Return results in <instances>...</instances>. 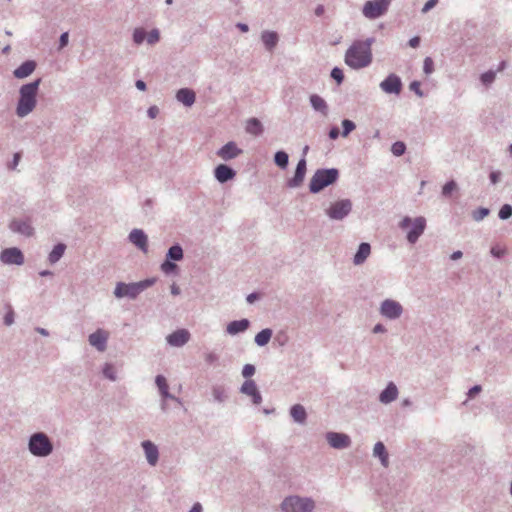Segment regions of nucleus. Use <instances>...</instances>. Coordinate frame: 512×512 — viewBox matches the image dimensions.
Instances as JSON below:
<instances>
[{
	"label": "nucleus",
	"instance_id": "5",
	"mask_svg": "<svg viewBox=\"0 0 512 512\" xmlns=\"http://www.w3.org/2000/svg\"><path fill=\"white\" fill-rule=\"evenodd\" d=\"M338 178L339 170L336 168L317 169L310 180L309 190L313 194L319 193L334 184Z\"/></svg>",
	"mask_w": 512,
	"mask_h": 512
},
{
	"label": "nucleus",
	"instance_id": "11",
	"mask_svg": "<svg viewBox=\"0 0 512 512\" xmlns=\"http://www.w3.org/2000/svg\"><path fill=\"white\" fill-rule=\"evenodd\" d=\"M0 261L6 265L21 266L25 262L22 251L17 247L5 248L0 253Z\"/></svg>",
	"mask_w": 512,
	"mask_h": 512
},
{
	"label": "nucleus",
	"instance_id": "57",
	"mask_svg": "<svg viewBox=\"0 0 512 512\" xmlns=\"http://www.w3.org/2000/svg\"><path fill=\"white\" fill-rule=\"evenodd\" d=\"M482 391V387L481 385H474L473 387H471L468 392H467V396L468 398H473L475 397L477 394H479L480 392Z\"/></svg>",
	"mask_w": 512,
	"mask_h": 512
},
{
	"label": "nucleus",
	"instance_id": "54",
	"mask_svg": "<svg viewBox=\"0 0 512 512\" xmlns=\"http://www.w3.org/2000/svg\"><path fill=\"white\" fill-rule=\"evenodd\" d=\"M438 1L439 0H428L422 7L421 12L426 14L437 5Z\"/></svg>",
	"mask_w": 512,
	"mask_h": 512
},
{
	"label": "nucleus",
	"instance_id": "16",
	"mask_svg": "<svg viewBox=\"0 0 512 512\" xmlns=\"http://www.w3.org/2000/svg\"><path fill=\"white\" fill-rule=\"evenodd\" d=\"M9 229L13 233L26 237H30L34 233V229L28 219H13L9 224Z\"/></svg>",
	"mask_w": 512,
	"mask_h": 512
},
{
	"label": "nucleus",
	"instance_id": "62",
	"mask_svg": "<svg viewBox=\"0 0 512 512\" xmlns=\"http://www.w3.org/2000/svg\"><path fill=\"white\" fill-rule=\"evenodd\" d=\"M408 45L412 48H417L419 45H420V37L419 36H414L412 37L409 42H408Z\"/></svg>",
	"mask_w": 512,
	"mask_h": 512
},
{
	"label": "nucleus",
	"instance_id": "26",
	"mask_svg": "<svg viewBox=\"0 0 512 512\" xmlns=\"http://www.w3.org/2000/svg\"><path fill=\"white\" fill-rule=\"evenodd\" d=\"M176 99L184 106L191 107L195 103L196 95L190 88H181L176 93Z\"/></svg>",
	"mask_w": 512,
	"mask_h": 512
},
{
	"label": "nucleus",
	"instance_id": "42",
	"mask_svg": "<svg viewBox=\"0 0 512 512\" xmlns=\"http://www.w3.org/2000/svg\"><path fill=\"white\" fill-rule=\"evenodd\" d=\"M490 213V210L485 207H480L477 210L472 212V218L476 221H482L486 216H488Z\"/></svg>",
	"mask_w": 512,
	"mask_h": 512
},
{
	"label": "nucleus",
	"instance_id": "30",
	"mask_svg": "<svg viewBox=\"0 0 512 512\" xmlns=\"http://www.w3.org/2000/svg\"><path fill=\"white\" fill-rule=\"evenodd\" d=\"M290 416L294 420V422L304 425L307 420V412L303 405L295 404L290 408Z\"/></svg>",
	"mask_w": 512,
	"mask_h": 512
},
{
	"label": "nucleus",
	"instance_id": "61",
	"mask_svg": "<svg viewBox=\"0 0 512 512\" xmlns=\"http://www.w3.org/2000/svg\"><path fill=\"white\" fill-rule=\"evenodd\" d=\"M159 114V108L157 106H151L147 110V115L149 118L154 119Z\"/></svg>",
	"mask_w": 512,
	"mask_h": 512
},
{
	"label": "nucleus",
	"instance_id": "19",
	"mask_svg": "<svg viewBox=\"0 0 512 512\" xmlns=\"http://www.w3.org/2000/svg\"><path fill=\"white\" fill-rule=\"evenodd\" d=\"M141 447L143 448L148 464L153 467L156 466L159 460V450L157 445L150 440H144L141 443Z\"/></svg>",
	"mask_w": 512,
	"mask_h": 512
},
{
	"label": "nucleus",
	"instance_id": "45",
	"mask_svg": "<svg viewBox=\"0 0 512 512\" xmlns=\"http://www.w3.org/2000/svg\"><path fill=\"white\" fill-rule=\"evenodd\" d=\"M147 43L150 45H154L160 40V32L157 28L152 29L148 34H146Z\"/></svg>",
	"mask_w": 512,
	"mask_h": 512
},
{
	"label": "nucleus",
	"instance_id": "52",
	"mask_svg": "<svg viewBox=\"0 0 512 512\" xmlns=\"http://www.w3.org/2000/svg\"><path fill=\"white\" fill-rule=\"evenodd\" d=\"M255 366L252 364H245L242 368V376L248 380L255 374Z\"/></svg>",
	"mask_w": 512,
	"mask_h": 512
},
{
	"label": "nucleus",
	"instance_id": "34",
	"mask_svg": "<svg viewBox=\"0 0 512 512\" xmlns=\"http://www.w3.org/2000/svg\"><path fill=\"white\" fill-rule=\"evenodd\" d=\"M272 335V329L265 328L256 334L254 341L258 346L263 347L270 342Z\"/></svg>",
	"mask_w": 512,
	"mask_h": 512
},
{
	"label": "nucleus",
	"instance_id": "17",
	"mask_svg": "<svg viewBox=\"0 0 512 512\" xmlns=\"http://www.w3.org/2000/svg\"><path fill=\"white\" fill-rule=\"evenodd\" d=\"M240 392L251 397L254 405H259L262 402V396L254 380H246L240 387Z\"/></svg>",
	"mask_w": 512,
	"mask_h": 512
},
{
	"label": "nucleus",
	"instance_id": "59",
	"mask_svg": "<svg viewBox=\"0 0 512 512\" xmlns=\"http://www.w3.org/2000/svg\"><path fill=\"white\" fill-rule=\"evenodd\" d=\"M505 252L506 251L504 249L496 247V246L492 247L490 250V253L495 258H501L505 254Z\"/></svg>",
	"mask_w": 512,
	"mask_h": 512
},
{
	"label": "nucleus",
	"instance_id": "58",
	"mask_svg": "<svg viewBox=\"0 0 512 512\" xmlns=\"http://www.w3.org/2000/svg\"><path fill=\"white\" fill-rule=\"evenodd\" d=\"M502 173L500 171H492L489 174V179L492 184H497L500 181Z\"/></svg>",
	"mask_w": 512,
	"mask_h": 512
},
{
	"label": "nucleus",
	"instance_id": "9",
	"mask_svg": "<svg viewBox=\"0 0 512 512\" xmlns=\"http://www.w3.org/2000/svg\"><path fill=\"white\" fill-rule=\"evenodd\" d=\"M390 4L391 0H369L364 4L362 13L368 19H377L387 12Z\"/></svg>",
	"mask_w": 512,
	"mask_h": 512
},
{
	"label": "nucleus",
	"instance_id": "20",
	"mask_svg": "<svg viewBox=\"0 0 512 512\" xmlns=\"http://www.w3.org/2000/svg\"><path fill=\"white\" fill-rule=\"evenodd\" d=\"M236 176V171L226 164H219L214 169V177L219 183H226Z\"/></svg>",
	"mask_w": 512,
	"mask_h": 512
},
{
	"label": "nucleus",
	"instance_id": "39",
	"mask_svg": "<svg viewBox=\"0 0 512 512\" xmlns=\"http://www.w3.org/2000/svg\"><path fill=\"white\" fill-rule=\"evenodd\" d=\"M102 374L105 378L109 379L110 381L117 380V374H116L115 367L111 363L104 364V366L102 368Z\"/></svg>",
	"mask_w": 512,
	"mask_h": 512
},
{
	"label": "nucleus",
	"instance_id": "8",
	"mask_svg": "<svg viewBox=\"0 0 512 512\" xmlns=\"http://www.w3.org/2000/svg\"><path fill=\"white\" fill-rule=\"evenodd\" d=\"M352 206L350 199H341L331 203L325 210V214L331 220L341 221L351 213Z\"/></svg>",
	"mask_w": 512,
	"mask_h": 512
},
{
	"label": "nucleus",
	"instance_id": "51",
	"mask_svg": "<svg viewBox=\"0 0 512 512\" xmlns=\"http://www.w3.org/2000/svg\"><path fill=\"white\" fill-rule=\"evenodd\" d=\"M204 359L208 365H214L218 363L219 355L213 351H210L204 354Z\"/></svg>",
	"mask_w": 512,
	"mask_h": 512
},
{
	"label": "nucleus",
	"instance_id": "6",
	"mask_svg": "<svg viewBox=\"0 0 512 512\" xmlns=\"http://www.w3.org/2000/svg\"><path fill=\"white\" fill-rule=\"evenodd\" d=\"M399 228L402 230H407V241L410 244H415L425 231L426 219L422 216L416 217L414 219L409 216H405L399 222Z\"/></svg>",
	"mask_w": 512,
	"mask_h": 512
},
{
	"label": "nucleus",
	"instance_id": "43",
	"mask_svg": "<svg viewBox=\"0 0 512 512\" xmlns=\"http://www.w3.org/2000/svg\"><path fill=\"white\" fill-rule=\"evenodd\" d=\"M342 128V136L347 137L356 128V125L353 121L344 119L342 121Z\"/></svg>",
	"mask_w": 512,
	"mask_h": 512
},
{
	"label": "nucleus",
	"instance_id": "4",
	"mask_svg": "<svg viewBox=\"0 0 512 512\" xmlns=\"http://www.w3.org/2000/svg\"><path fill=\"white\" fill-rule=\"evenodd\" d=\"M27 448L31 455L46 458L53 453L54 445L46 433L39 431L29 436Z\"/></svg>",
	"mask_w": 512,
	"mask_h": 512
},
{
	"label": "nucleus",
	"instance_id": "3",
	"mask_svg": "<svg viewBox=\"0 0 512 512\" xmlns=\"http://www.w3.org/2000/svg\"><path fill=\"white\" fill-rule=\"evenodd\" d=\"M156 283V278H146L139 282H117L113 291V295L117 299L128 298L135 300L143 291L153 286Z\"/></svg>",
	"mask_w": 512,
	"mask_h": 512
},
{
	"label": "nucleus",
	"instance_id": "44",
	"mask_svg": "<svg viewBox=\"0 0 512 512\" xmlns=\"http://www.w3.org/2000/svg\"><path fill=\"white\" fill-rule=\"evenodd\" d=\"M174 262L175 261L168 260L166 258L165 261L160 266L162 272H164L165 274H170L174 272L177 269V265Z\"/></svg>",
	"mask_w": 512,
	"mask_h": 512
},
{
	"label": "nucleus",
	"instance_id": "48",
	"mask_svg": "<svg viewBox=\"0 0 512 512\" xmlns=\"http://www.w3.org/2000/svg\"><path fill=\"white\" fill-rule=\"evenodd\" d=\"M495 77H496V73L492 70H489V71L481 74L480 80L484 85L488 86L494 82Z\"/></svg>",
	"mask_w": 512,
	"mask_h": 512
},
{
	"label": "nucleus",
	"instance_id": "25",
	"mask_svg": "<svg viewBox=\"0 0 512 512\" xmlns=\"http://www.w3.org/2000/svg\"><path fill=\"white\" fill-rule=\"evenodd\" d=\"M398 388L393 382H389L385 389L379 395V401L383 404H389L397 399Z\"/></svg>",
	"mask_w": 512,
	"mask_h": 512
},
{
	"label": "nucleus",
	"instance_id": "47",
	"mask_svg": "<svg viewBox=\"0 0 512 512\" xmlns=\"http://www.w3.org/2000/svg\"><path fill=\"white\" fill-rule=\"evenodd\" d=\"M457 189V183L454 180H450L445 183L442 187V195L444 197L450 196V194Z\"/></svg>",
	"mask_w": 512,
	"mask_h": 512
},
{
	"label": "nucleus",
	"instance_id": "41",
	"mask_svg": "<svg viewBox=\"0 0 512 512\" xmlns=\"http://www.w3.org/2000/svg\"><path fill=\"white\" fill-rule=\"evenodd\" d=\"M132 37L134 43L140 45L146 39V32L143 28H135Z\"/></svg>",
	"mask_w": 512,
	"mask_h": 512
},
{
	"label": "nucleus",
	"instance_id": "14",
	"mask_svg": "<svg viewBox=\"0 0 512 512\" xmlns=\"http://www.w3.org/2000/svg\"><path fill=\"white\" fill-rule=\"evenodd\" d=\"M109 333L101 328H98L95 332L91 333L88 337L89 344L96 348L99 352H104L107 348V341Z\"/></svg>",
	"mask_w": 512,
	"mask_h": 512
},
{
	"label": "nucleus",
	"instance_id": "21",
	"mask_svg": "<svg viewBox=\"0 0 512 512\" xmlns=\"http://www.w3.org/2000/svg\"><path fill=\"white\" fill-rule=\"evenodd\" d=\"M190 338V333L186 329H178L166 337L169 345L173 347L184 346Z\"/></svg>",
	"mask_w": 512,
	"mask_h": 512
},
{
	"label": "nucleus",
	"instance_id": "12",
	"mask_svg": "<svg viewBox=\"0 0 512 512\" xmlns=\"http://www.w3.org/2000/svg\"><path fill=\"white\" fill-rule=\"evenodd\" d=\"M402 81L401 78L392 73L389 74L381 83L379 84L380 89L387 94H395L399 95L402 91Z\"/></svg>",
	"mask_w": 512,
	"mask_h": 512
},
{
	"label": "nucleus",
	"instance_id": "2",
	"mask_svg": "<svg viewBox=\"0 0 512 512\" xmlns=\"http://www.w3.org/2000/svg\"><path fill=\"white\" fill-rule=\"evenodd\" d=\"M40 84L41 78H38L32 82L23 84L19 88V98L16 105V115L19 118L28 116L36 108Z\"/></svg>",
	"mask_w": 512,
	"mask_h": 512
},
{
	"label": "nucleus",
	"instance_id": "13",
	"mask_svg": "<svg viewBox=\"0 0 512 512\" xmlns=\"http://www.w3.org/2000/svg\"><path fill=\"white\" fill-rule=\"evenodd\" d=\"M325 438L328 444L338 450L346 449L351 445V438L349 435L340 432H327Z\"/></svg>",
	"mask_w": 512,
	"mask_h": 512
},
{
	"label": "nucleus",
	"instance_id": "46",
	"mask_svg": "<svg viewBox=\"0 0 512 512\" xmlns=\"http://www.w3.org/2000/svg\"><path fill=\"white\" fill-rule=\"evenodd\" d=\"M501 220H507L512 216V206L510 204H504L498 213Z\"/></svg>",
	"mask_w": 512,
	"mask_h": 512
},
{
	"label": "nucleus",
	"instance_id": "35",
	"mask_svg": "<svg viewBox=\"0 0 512 512\" xmlns=\"http://www.w3.org/2000/svg\"><path fill=\"white\" fill-rule=\"evenodd\" d=\"M184 257V252H183V249L181 247L180 244L178 243H175L174 245H172L167 253H166V258L168 260H172V261H181Z\"/></svg>",
	"mask_w": 512,
	"mask_h": 512
},
{
	"label": "nucleus",
	"instance_id": "29",
	"mask_svg": "<svg viewBox=\"0 0 512 512\" xmlns=\"http://www.w3.org/2000/svg\"><path fill=\"white\" fill-rule=\"evenodd\" d=\"M373 456L379 458L380 463L383 467L389 465V455L383 442L378 441L375 443L373 448Z\"/></svg>",
	"mask_w": 512,
	"mask_h": 512
},
{
	"label": "nucleus",
	"instance_id": "31",
	"mask_svg": "<svg viewBox=\"0 0 512 512\" xmlns=\"http://www.w3.org/2000/svg\"><path fill=\"white\" fill-rule=\"evenodd\" d=\"M245 130L253 136H260L264 132V127L258 118H249L246 122Z\"/></svg>",
	"mask_w": 512,
	"mask_h": 512
},
{
	"label": "nucleus",
	"instance_id": "56",
	"mask_svg": "<svg viewBox=\"0 0 512 512\" xmlns=\"http://www.w3.org/2000/svg\"><path fill=\"white\" fill-rule=\"evenodd\" d=\"M68 41H69V34H68V32L62 33L60 35V38H59V47H58V49L61 50L64 47H66L67 44H68Z\"/></svg>",
	"mask_w": 512,
	"mask_h": 512
},
{
	"label": "nucleus",
	"instance_id": "40",
	"mask_svg": "<svg viewBox=\"0 0 512 512\" xmlns=\"http://www.w3.org/2000/svg\"><path fill=\"white\" fill-rule=\"evenodd\" d=\"M406 151V145L402 141H396L391 146V152L394 156H402Z\"/></svg>",
	"mask_w": 512,
	"mask_h": 512
},
{
	"label": "nucleus",
	"instance_id": "49",
	"mask_svg": "<svg viewBox=\"0 0 512 512\" xmlns=\"http://www.w3.org/2000/svg\"><path fill=\"white\" fill-rule=\"evenodd\" d=\"M330 76H331V78H333L337 82V84H341L343 82V80H344V73L338 67H334L331 70Z\"/></svg>",
	"mask_w": 512,
	"mask_h": 512
},
{
	"label": "nucleus",
	"instance_id": "22",
	"mask_svg": "<svg viewBox=\"0 0 512 512\" xmlns=\"http://www.w3.org/2000/svg\"><path fill=\"white\" fill-rule=\"evenodd\" d=\"M130 242L134 244L138 249L142 252L146 253L148 251V238L147 235L141 229H133L128 236Z\"/></svg>",
	"mask_w": 512,
	"mask_h": 512
},
{
	"label": "nucleus",
	"instance_id": "53",
	"mask_svg": "<svg viewBox=\"0 0 512 512\" xmlns=\"http://www.w3.org/2000/svg\"><path fill=\"white\" fill-rule=\"evenodd\" d=\"M410 90H412L417 96L423 97V91L420 88V82L412 81L409 85Z\"/></svg>",
	"mask_w": 512,
	"mask_h": 512
},
{
	"label": "nucleus",
	"instance_id": "1",
	"mask_svg": "<svg viewBox=\"0 0 512 512\" xmlns=\"http://www.w3.org/2000/svg\"><path fill=\"white\" fill-rule=\"evenodd\" d=\"M374 42L373 37L354 41L345 53V63L355 70L368 67L373 59L371 46Z\"/></svg>",
	"mask_w": 512,
	"mask_h": 512
},
{
	"label": "nucleus",
	"instance_id": "36",
	"mask_svg": "<svg viewBox=\"0 0 512 512\" xmlns=\"http://www.w3.org/2000/svg\"><path fill=\"white\" fill-rule=\"evenodd\" d=\"M65 249L66 245L63 243H58L57 245H55L48 256L49 262L51 264L57 263L62 258Z\"/></svg>",
	"mask_w": 512,
	"mask_h": 512
},
{
	"label": "nucleus",
	"instance_id": "38",
	"mask_svg": "<svg viewBox=\"0 0 512 512\" xmlns=\"http://www.w3.org/2000/svg\"><path fill=\"white\" fill-rule=\"evenodd\" d=\"M274 162L281 169H285L289 163V155L285 151H277L274 155Z\"/></svg>",
	"mask_w": 512,
	"mask_h": 512
},
{
	"label": "nucleus",
	"instance_id": "33",
	"mask_svg": "<svg viewBox=\"0 0 512 512\" xmlns=\"http://www.w3.org/2000/svg\"><path fill=\"white\" fill-rule=\"evenodd\" d=\"M312 108L326 116L328 114V105L326 101L317 94H312L309 98Z\"/></svg>",
	"mask_w": 512,
	"mask_h": 512
},
{
	"label": "nucleus",
	"instance_id": "24",
	"mask_svg": "<svg viewBox=\"0 0 512 512\" xmlns=\"http://www.w3.org/2000/svg\"><path fill=\"white\" fill-rule=\"evenodd\" d=\"M250 326V321L246 318L241 320H234L228 323L226 327L227 334L235 336L239 333L245 332Z\"/></svg>",
	"mask_w": 512,
	"mask_h": 512
},
{
	"label": "nucleus",
	"instance_id": "15",
	"mask_svg": "<svg viewBox=\"0 0 512 512\" xmlns=\"http://www.w3.org/2000/svg\"><path fill=\"white\" fill-rule=\"evenodd\" d=\"M307 171L306 158H300L292 178L288 179L287 187L298 188L302 185Z\"/></svg>",
	"mask_w": 512,
	"mask_h": 512
},
{
	"label": "nucleus",
	"instance_id": "37",
	"mask_svg": "<svg viewBox=\"0 0 512 512\" xmlns=\"http://www.w3.org/2000/svg\"><path fill=\"white\" fill-rule=\"evenodd\" d=\"M212 396L215 402L223 403L227 399L226 390L221 385H214L212 387Z\"/></svg>",
	"mask_w": 512,
	"mask_h": 512
},
{
	"label": "nucleus",
	"instance_id": "63",
	"mask_svg": "<svg viewBox=\"0 0 512 512\" xmlns=\"http://www.w3.org/2000/svg\"><path fill=\"white\" fill-rule=\"evenodd\" d=\"M339 134H340V131H339L338 127H333L329 131V138L335 140L338 138Z\"/></svg>",
	"mask_w": 512,
	"mask_h": 512
},
{
	"label": "nucleus",
	"instance_id": "7",
	"mask_svg": "<svg viewBox=\"0 0 512 512\" xmlns=\"http://www.w3.org/2000/svg\"><path fill=\"white\" fill-rule=\"evenodd\" d=\"M315 507L316 503L311 497L298 495L285 497L280 505L282 512H312Z\"/></svg>",
	"mask_w": 512,
	"mask_h": 512
},
{
	"label": "nucleus",
	"instance_id": "10",
	"mask_svg": "<svg viewBox=\"0 0 512 512\" xmlns=\"http://www.w3.org/2000/svg\"><path fill=\"white\" fill-rule=\"evenodd\" d=\"M403 306L396 300L385 299L381 302L379 312L389 320H396L403 314Z\"/></svg>",
	"mask_w": 512,
	"mask_h": 512
},
{
	"label": "nucleus",
	"instance_id": "18",
	"mask_svg": "<svg viewBox=\"0 0 512 512\" xmlns=\"http://www.w3.org/2000/svg\"><path fill=\"white\" fill-rule=\"evenodd\" d=\"M243 152L234 141H230L217 151V156L224 161L237 158Z\"/></svg>",
	"mask_w": 512,
	"mask_h": 512
},
{
	"label": "nucleus",
	"instance_id": "50",
	"mask_svg": "<svg viewBox=\"0 0 512 512\" xmlns=\"http://www.w3.org/2000/svg\"><path fill=\"white\" fill-rule=\"evenodd\" d=\"M423 71L426 75H430L434 71V62L431 57H426L423 62Z\"/></svg>",
	"mask_w": 512,
	"mask_h": 512
},
{
	"label": "nucleus",
	"instance_id": "55",
	"mask_svg": "<svg viewBox=\"0 0 512 512\" xmlns=\"http://www.w3.org/2000/svg\"><path fill=\"white\" fill-rule=\"evenodd\" d=\"M14 323V311L10 308L4 316V324L11 326Z\"/></svg>",
	"mask_w": 512,
	"mask_h": 512
},
{
	"label": "nucleus",
	"instance_id": "60",
	"mask_svg": "<svg viewBox=\"0 0 512 512\" xmlns=\"http://www.w3.org/2000/svg\"><path fill=\"white\" fill-rule=\"evenodd\" d=\"M20 159H21V154L20 153H15L14 156H13L12 162L8 165V168L11 169V170H15L16 167L19 164Z\"/></svg>",
	"mask_w": 512,
	"mask_h": 512
},
{
	"label": "nucleus",
	"instance_id": "28",
	"mask_svg": "<svg viewBox=\"0 0 512 512\" xmlns=\"http://www.w3.org/2000/svg\"><path fill=\"white\" fill-rule=\"evenodd\" d=\"M155 383L159 389L161 396L164 399H171V400H174L177 403L181 404V400L179 398H177L174 395L169 393L168 384H167L166 378L163 375H157L155 378Z\"/></svg>",
	"mask_w": 512,
	"mask_h": 512
},
{
	"label": "nucleus",
	"instance_id": "32",
	"mask_svg": "<svg viewBox=\"0 0 512 512\" xmlns=\"http://www.w3.org/2000/svg\"><path fill=\"white\" fill-rule=\"evenodd\" d=\"M261 40L265 46V48L269 51H272L279 40L278 34L274 31H263L261 34Z\"/></svg>",
	"mask_w": 512,
	"mask_h": 512
},
{
	"label": "nucleus",
	"instance_id": "64",
	"mask_svg": "<svg viewBox=\"0 0 512 512\" xmlns=\"http://www.w3.org/2000/svg\"><path fill=\"white\" fill-rule=\"evenodd\" d=\"M203 508L201 503L196 502L193 504L192 508L189 510V512H202Z\"/></svg>",
	"mask_w": 512,
	"mask_h": 512
},
{
	"label": "nucleus",
	"instance_id": "27",
	"mask_svg": "<svg viewBox=\"0 0 512 512\" xmlns=\"http://www.w3.org/2000/svg\"><path fill=\"white\" fill-rule=\"evenodd\" d=\"M371 253V246L367 242H362L358 246L357 252L353 257V263L356 266L362 265Z\"/></svg>",
	"mask_w": 512,
	"mask_h": 512
},
{
	"label": "nucleus",
	"instance_id": "23",
	"mask_svg": "<svg viewBox=\"0 0 512 512\" xmlns=\"http://www.w3.org/2000/svg\"><path fill=\"white\" fill-rule=\"evenodd\" d=\"M35 69L36 62L34 60H26L13 71V75L17 79H24L30 76Z\"/></svg>",
	"mask_w": 512,
	"mask_h": 512
}]
</instances>
